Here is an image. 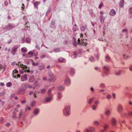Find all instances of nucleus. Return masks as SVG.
Segmentation results:
<instances>
[{"label": "nucleus", "mask_w": 132, "mask_h": 132, "mask_svg": "<svg viewBox=\"0 0 132 132\" xmlns=\"http://www.w3.org/2000/svg\"><path fill=\"white\" fill-rule=\"evenodd\" d=\"M80 29L82 31H84L85 30V27L84 26H82L80 28Z\"/></svg>", "instance_id": "c9c22d12"}, {"label": "nucleus", "mask_w": 132, "mask_h": 132, "mask_svg": "<svg viewBox=\"0 0 132 132\" xmlns=\"http://www.w3.org/2000/svg\"><path fill=\"white\" fill-rule=\"evenodd\" d=\"M26 90V88L25 87L21 88L19 90L18 94H23L24 93V92Z\"/></svg>", "instance_id": "0eeeda50"}, {"label": "nucleus", "mask_w": 132, "mask_h": 132, "mask_svg": "<svg viewBox=\"0 0 132 132\" xmlns=\"http://www.w3.org/2000/svg\"><path fill=\"white\" fill-rule=\"evenodd\" d=\"M112 96L114 99H115L116 98V95L115 94H112Z\"/></svg>", "instance_id": "603ef678"}, {"label": "nucleus", "mask_w": 132, "mask_h": 132, "mask_svg": "<svg viewBox=\"0 0 132 132\" xmlns=\"http://www.w3.org/2000/svg\"><path fill=\"white\" fill-rule=\"evenodd\" d=\"M129 11L130 12V13L132 14V8L131 7L129 9Z\"/></svg>", "instance_id": "a18cd8bd"}, {"label": "nucleus", "mask_w": 132, "mask_h": 132, "mask_svg": "<svg viewBox=\"0 0 132 132\" xmlns=\"http://www.w3.org/2000/svg\"><path fill=\"white\" fill-rule=\"evenodd\" d=\"M59 61V62H62L64 61V59L62 57L59 58L58 59Z\"/></svg>", "instance_id": "4be33fe9"}, {"label": "nucleus", "mask_w": 132, "mask_h": 132, "mask_svg": "<svg viewBox=\"0 0 132 132\" xmlns=\"http://www.w3.org/2000/svg\"><path fill=\"white\" fill-rule=\"evenodd\" d=\"M123 57H124V59H127V58H129V57H127L125 55H124Z\"/></svg>", "instance_id": "052dcab7"}, {"label": "nucleus", "mask_w": 132, "mask_h": 132, "mask_svg": "<svg viewBox=\"0 0 132 132\" xmlns=\"http://www.w3.org/2000/svg\"><path fill=\"white\" fill-rule=\"evenodd\" d=\"M40 3V2H35L34 4V5L36 7H37L38 5Z\"/></svg>", "instance_id": "412c9836"}, {"label": "nucleus", "mask_w": 132, "mask_h": 132, "mask_svg": "<svg viewBox=\"0 0 132 132\" xmlns=\"http://www.w3.org/2000/svg\"><path fill=\"white\" fill-rule=\"evenodd\" d=\"M17 50V48L15 47L13 48L12 51V53L13 55H14L15 54V52L16 50Z\"/></svg>", "instance_id": "9b49d317"}, {"label": "nucleus", "mask_w": 132, "mask_h": 132, "mask_svg": "<svg viewBox=\"0 0 132 132\" xmlns=\"http://www.w3.org/2000/svg\"><path fill=\"white\" fill-rule=\"evenodd\" d=\"M28 54L29 55H33V53L31 51H30L28 53Z\"/></svg>", "instance_id": "4c0bfd02"}, {"label": "nucleus", "mask_w": 132, "mask_h": 132, "mask_svg": "<svg viewBox=\"0 0 132 132\" xmlns=\"http://www.w3.org/2000/svg\"><path fill=\"white\" fill-rule=\"evenodd\" d=\"M54 50L55 52H58L60 51V49L59 48H55Z\"/></svg>", "instance_id": "72a5a7b5"}, {"label": "nucleus", "mask_w": 132, "mask_h": 132, "mask_svg": "<svg viewBox=\"0 0 132 132\" xmlns=\"http://www.w3.org/2000/svg\"><path fill=\"white\" fill-rule=\"evenodd\" d=\"M111 96L110 94H108L106 96V98L107 99H110L111 98Z\"/></svg>", "instance_id": "7c9ffc66"}, {"label": "nucleus", "mask_w": 132, "mask_h": 132, "mask_svg": "<svg viewBox=\"0 0 132 132\" xmlns=\"http://www.w3.org/2000/svg\"><path fill=\"white\" fill-rule=\"evenodd\" d=\"M22 10H23L24 9V5L23 4H22Z\"/></svg>", "instance_id": "09e8293b"}, {"label": "nucleus", "mask_w": 132, "mask_h": 132, "mask_svg": "<svg viewBox=\"0 0 132 132\" xmlns=\"http://www.w3.org/2000/svg\"><path fill=\"white\" fill-rule=\"evenodd\" d=\"M121 71L120 70H116L115 72L116 74L117 75H119L121 74Z\"/></svg>", "instance_id": "a211bd4d"}, {"label": "nucleus", "mask_w": 132, "mask_h": 132, "mask_svg": "<svg viewBox=\"0 0 132 132\" xmlns=\"http://www.w3.org/2000/svg\"><path fill=\"white\" fill-rule=\"evenodd\" d=\"M81 41H80V39H78V43L80 45H81L85 46H86L87 44V43L86 42L87 41V40L83 39V40L81 39Z\"/></svg>", "instance_id": "7ed1b4c3"}, {"label": "nucleus", "mask_w": 132, "mask_h": 132, "mask_svg": "<svg viewBox=\"0 0 132 132\" xmlns=\"http://www.w3.org/2000/svg\"><path fill=\"white\" fill-rule=\"evenodd\" d=\"M122 110V108H118V110L119 111H121Z\"/></svg>", "instance_id": "5fc2aeb1"}, {"label": "nucleus", "mask_w": 132, "mask_h": 132, "mask_svg": "<svg viewBox=\"0 0 132 132\" xmlns=\"http://www.w3.org/2000/svg\"><path fill=\"white\" fill-rule=\"evenodd\" d=\"M42 79L44 80H46L47 79L45 77H44L42 78Z\"/></svg>", "instance_id": "864d4df0"}, {"label": "nucleus", "mask_w": 132, "mask_h": 132, "mask_svg": "<svg viewBox=\"0 0 132 132\" xmlns=\"http://www.w3.org/2000/svg\"><path fill=\"white\" fill-rule=\"evenodd\" d=\"M11 39H10L9 40H8L7 42L8 44H10L11 42Z\"/></svg>", "instance_id": "49530a36"}, {"label": "nucleus", "mask_w": 132, "mask_h": 132, "mask_svg": "<svg viewBox=\"0 0 132 132\" xmlns=\"http://www.w3.org/2000/svg\"><path fill=\"white\" fill-rule=\"evenodd\" d=\"M62 97V94L60 92L57 93V98L58 99H60Z\"/></svg>", "instance_id": "4468645a"}, {"label": "nucleus", "mask_w": 132, "mask_h": 132, "mask_svg": "<svg viewBox=\"0 0 132 132\" xmlns=\"http://www.w3.org/2000/svg\"><path fill=\"white\" fill-rule=\"evenodd\" d=\"M90 90L92 92H93L94 90V89L92 87L90 88Z\"/></svg>", "instance_id": "680f3d73"}, {"label": "nucleus", "mask_w": 132, "mask_h": 132, "mask_svg": "<svg viewBox=\"0 0 132 132\" xmlns=\"http://www.w3.org/2000/svg\"><path fill=\"white\" fill-rule=\"evenodd\" d=\"M26 40L27 42L29 43L30 42V39L29 38H27L26 39Z\"/></svg>", "instance_id": "473e14b6"}, {"label": "nucleus", "mask_w": 132, "mask_h": 132, "mask_svg": "<svg viewBox=\"0 0 132 132\" xmlns=\"http://www.w3.org/2000/svg\"><path fill=\"white\" fill-rule=\"evenodd\" d=\"M127 31V30L126 29H123L122 30V32H126Z\"/></svg>", "instance_id": "6e6d98bb"}, {"label": "nucleus", "mask_w": 132, "mask_h": 132, "mask_svg": "<svg viewBox=\"0 0 132 132\" xmlns=\"http://www.w3.org/2000/svg\"><path fill=\"white\" fill-rule=\"evenodd\" d=\"M5 94V93L4 92H2L0 93V96H3Z\"/></svg>", "instance_id": "79ce46f5"}, {"label": "nucleus", "mask_w": 132, "mask_h": 132, "mask_svg": "<svg viewBox=\"0 0 132 132\" xmlns=\"http://www.w3.org/2000/svg\"><path fill=\"white\" fill-rule=\"evenodd\" d=\"M93 100V98H90L89 99V100L88 101V103L89 104H91Z\"/></svg>", "instance_id": "2f4dec72"}, {"label": "nucleus", "mask_w": 132, "mask_h": 132, "mask_svg": "<svg viewBox=\"0 0 132 132\" xmlns=\"http://www.w3.org/2000/svg\"><path fill=\"white\" fill-rule=\"evenodd\" d=\"M53 96V95H48V96L45 97V101L46 102H48L52 100Z\"/></svg>", "instance_id": "39448f33"}, {"label": "nucleus", "mask_w": 132, "mask_h": 132, "mask_svg": "<svg viewBox=\"0 0 132 132\" xmlns=\"http://www.w3.org/2000/svg\"><path fill=\"white\" fill-rule=\"evenodd\" d=\"M65 83L67 85H70V82L69 79H66L65 80Z\"/></svg>", "instance_id": "dca6fc26"}, {"label": "nucleus", "mask_w": 132, "mask_h": 132, "mask_svg": "<svg viewBox=\"0 0 132 132\" xmlns=\"http://www.w3.org/2000/svg\"><path fill=\"white\" fill-rule=\"evenodd\" d=\"M6 86L7 87H10L12 85L11 83V82H9L6 84Z\"/></svg>", "instance_id": "c85d7f7f"}, {"label": "nucleus", "mask_w": 132, "mask_h": 132, "mask_svg": "<svg viewBox=\"0 0 132 132\" xmlns=\"http://www.w3.org/2000/svg\"><path fill=\"white\" fill-rule=\"evenodd\" d=\"M122 1H121L120 2V4H119L120 6V7H122L123 5V4H124V3L123 2V0H122Z\"/></svg>", "instance_id": "a878e982"}, {"label": "nucleus", "mask_w": 132, "mask_h": 132, "mask_svg": "<svg viewBox=\"0 0 132 132\" xmlns=\"http://www.w3.org/2000/svg\"><path fill=\"white\" fill-rule=\"evenodd\" d=\"M51 78V79H48L49 81H52L53 82H54L56 81V78L55 77V76H54V77H52Z\"/></svg>", "instance_id": "f3484780"}, {"label": "nucleus", "mask_w": 132, "mask_h": 132, "mask_svg": "<svg viewBox=\"0 0 132 132\" xmlns=\"http://www.w3.org/2000/svg\"><path fill=\"white\" fill-rule=\"evenodd\" d=\"M39 109L38 108H35L33 109V114L34 116L37 115L39 113Z\"/></svg>", "instance_id": "423d86ee"}, {"label": "nucleus", "mask_w": 132, "mask_h": 132, "mask_svg": "<svg viewBox=\"0 0 132 132\" xmlns=\"http://www.w3.org/2000/svg\"><path fill=\"white\" fill-rule=\"evenodd\" d=\"M110 58L109 56H106V60H109L110 59Z\"/></svg>", "instance_id": "de8ad7c7"}, {"label": "nucleus", "mask_w": 132, "mask_h": 132, "mask_svg": "<svg viewBox=\"0 0 132 132\" xmlns=\"http://www.w3.org/2000/svg\"><path fill=\"white\" fill-rule=\"evenodd\" d=\"M26 102V101L25 100H23L21 101V102L22 103H24Z\"/></svg>", "instance_id": "e2e57ef3"}, {"label": "nucleus", "mask_w": 132, "mask_h": 132, "mask_svg": "<svg viewBox=\"0 0 132 132\" xmlns=\"http://www.w3.org/2000/svg\"><path fill=\"white\" fill-rule=\"evenodd\" d=\"M39 69L41 70H43L44 68V66L42 64H40L38 67Z\"/></svg>", "instance_id": "ddd939ff"}, {"label": "nucleus", "mask_w": 132, "mask_h": 132, "mask_svg": "<svg viewBox=\"0 0 132 132\" xmlns=\"http://www.w3.org/2000/svg\"><path fill=\"white\" fill-rule=\"evenodd\" d=\"M110 113V111L109 110H107L106 111L105 113L107 115H109Z\"/></svg>", "instance_id": "cd10ccee"}, {"label": "nucleus", "mask_w": 132, "mask_h": 132, "mask_svg": "<svg viewBox=\"0 0 132 132\" xmlns=\"http://www.w3.org/2000/svg\"><path fill=\"white\" fill-rule=\"evenodd\" d=\"M36 48L38 50H39L40 48L37 45H36L35 46Z\"/></svg>", "instance_id": "8fccbe9b"}, {"label": "nucleus", "mask_w": 132, "mask_h": 132, "mask_svg": "<svg viewBox=\"0 0 132 132\" xmlns=\"http://www.w3.org/2000/svg\"><path fill=\"white\" fill-rule=\"evenodd\" d=\"M129 115L132 116V112L131 111L129 113Z\"/></svg>", "instance_id": "774afa93"}, {"label": "nucleus", "mask_w": 132, "mask_h": 132, "mask_svg": "<svg viewBox=\"0 0 132 132\" xmlns=\"http://www.w3.org/2000/svg\"><path fill=\"white\" fill-rule=\"evenodd\" d=\"M94 123L96 125L98 126L99 125V123L97 121H93Z\"/></svg>", "instance_id": "b1692460"}, {"label": "nucleus", "mask_w": 132, "mask_h": 132, "mask_svg": "<svg viewBox=\"0 0 132 132\" xmlns=\"http://www.w3.org/2000/svg\"><path fill=\"white\" fill-rule=\"evenodd\" d=\"M99 103V101H96L95 102V103L97 105Z\"/></svg>", "instance_id": "0e129e2a"}, {"label": "nucleus", "mask_w": 132, "mask_h": 132, "mask_svg": "<svg viewBox=\"0 0 132 132\" xmlns=\"http://www.w3.org/2000/svg\"><path fill=\"white\" fill-rule=\"evenodd\" d=\"M103 18V16L102 15H101L100 17V20L101 22H102Z\"/></svg>", "instance_id": "58836bf2"}, {"label": "nucleus", "mask_w": 132, "mask_h": 132, "mask_svg": "<svg viewBox=\"0 0 132 132\" xmlns=\"http://www.w3.org/2000/svg\"><path fill=\"white\" fill-rule=\"evenodd\" d=\"M104 68L105 71V73L106 75H108V70L109 69L108 68L106 67H104Z\"/></svg>", "instance_id": "1a4fd4ad"}, {"label": "nucleus", "mask_w": 132, "mask_h": 132, "mask_svg": "<svg viewBox=\"0 0 132 132\" xmlns=\"http://www.w3.org/2000/svg\"><path fill=\"white\" fill-rule=\"evenodd\" d=\"M23 77L25 79H26L27 78V76L26 75H24L23 76Z\"/></svg>", "instance_id": "3c124183"}, {"label": "nucleus", "mask_w": 132, "mask_h": 132, "mask_svg": "<svg viewBox=\"0 0 132 132\" xmlns=\"http://www.w3.org/2000/svg\"><path fill=\"white\" fill-rule=\"evenodd\" d=\"M71 113L70 108H65L63 110V113L66 116H69Z\"/></svg>", "instance_id": "f257e3e1"}, {"label": "nucleus", "mask_w": 132, "mask_h": 132, "mask_svg": "<svg viewBox=\"0 0 132 132\" xmlns=\"http://www.w3.org/2000/svg\"><path fill=\"white\" fill-rule=\"evenodd\" d=\"M70 72L71 73H73L75 72V71L73 69H72L70 71Z\"/></svg>", "instance_id": "4d7b16f0"}, {"label": "nucleus", "mask_w": 132, "mask_h": 132, "mask_svg": "<svg viewBox=\"0 0 132 132\" xmlns=\"http://www.w3.org/2000/svg\"><path fill=\"white\" fill-rule=\"evenodd\" d=\"M109 127V126L107 125H105V126H104V130H102L101 132H104V131L105 130H106V129L107 128H108Z\"/></svg>", "instance_id": "6ab92c4d"}, {"label": "nucleus", "mask_w": 132, "mask_h": 132, "mask_svg": "<svg viewBox=\"0 0 132 132\" xmlns=\"http://www.w3.org/2000/svg\"><path fill=\"white\" fill-rule=\"evenodd\" d=\"M48 74L49 76L51 77H54V76L53 72L51 71H49L48 72Z\"/></svg>", "instance_id": "2eb2a0df"}, {"label": "nucleus", "mask_w": 132, "mask_h": 132, "mask_svg": "<svg viewBox=\"0 0 132 132\" xmlns=\"http://www.w3.org/2000/svg\"><path fill=\"white\" fill-rule=\"evenodd\" d=\"M21 51L22 52L25 53L27 52L26 48H22L21 49Z\"/></svg>", "instance_id": "393cba45"}, {"label": "nucleus", "mask_w": 132, "mask_h": 132, "mask_svg": "<svg viewBox=\"0 0 132 132\" xmlns=\"http://www.w3.org/2000/svg\"><path fill=\"white\" fill-rule=\"evenodd\" d=\"M32 65L33 66H35L36 63H35L34 62H32Z\"/></svg>", "instance_id": "69168bd1"}, {"label": "nucleus", "mask_w": 132, "mask_h": 132, "mask_svg": "<svg viewBox=\"0 0 132 132\" xmlns=\"http://www.w3.org/2000/svg\"><path fill=\"white\" fill-rule=\"evenodd\" d=\"M13 77L15 78H17V77H16V73H18V71L16 70H14L13 71Z\"/></svg>", "instance_id": "9d476101"}, {"label": "nucleus", "mask_w": 132, "mask_h": 132, "mask_svg": "<svg viewBox=\"0 0 132 132\" xmlns=\"http://www.w3.org/2000/svg\"><path fill=\"white\" fill-rule=\"evenodd\" d=\"M25 112V111H24L22 112V111H21L20 113H19V115L20 116L22 115L23 114V112Z\"/></svg>", "instance_id": "37998d69"}, {"label": "nucleus", "mask_w": 132, "mask_h": 132, "mask_svg": "<svg viewBox=\"0 0 132 132\" xmlns=\"http://www.w3.org/2000/svg\"><path fill=\"white\" fill-rule=\"evenodd\" d=\"M10 125V123H6L5 124V125L6 126H9Z\"/></svg>", "instance_id": "13d9d810"}, {"label": "nucleus", "mask_w": 132, "mask_h": 132, "mask_svg": "<svg viewBox=\"0 0 132 132\" xmlns=\"http://www.w3.org/2000/svg\"><path fill=\"white\" fill-rule=\"evenodd\" d=\"M34 80V78L33 77H31L29 80V82H33Z\"/></svg>", "instance_id": "5701e85b"}, {"label": "nucleus", "mask_w": 132, "mask_h": 132, "mask_svg": "<svg viewBox=\"0 0 132 132\" xmlns=\"http://www.w3.org/2000/svg\"><path fill=\"white\" fill-rule=\"evenodd\" d=\"M0 85L1 86H4V84L3 83H0Z\"/></svg>", "instance_id": "338daca9"}, {"label": "nucleus", "mask_w": 132, "mask_h": 132, "mask_svg": "<svg viewBox=\"0 0 132 132\" xmlns=\"http://www.w3.org/2000/svg\"><path fill=\"white\" fill-rule=\"evenodd\" d=\"M100 86L101 87H104V84L103 83H101L100 84Z\"/></svg>", "instance_id": "f704fd0d"}, {"label": "nucleus", "mask_w": 132, "mask_h": 132, "mask_svg": "<svg viewBox=\"0 0 132 132\" xmlns=\"http://www.w3.org/2000/svg\"><path fill=\"white\" fill-rule=\"evenodd\" d=\"M58 89L59 90H64L65 88L63 86H60L58 87Z\"/></svg>", "instance_id": "aec40b11"}, {"label": "nucleus", "mask_w": 132, "mask_h": 132, "mask_svg": "<svg viewBox=\"0 0 132 132\" xmlns=\"http://www.w3.org/2000/svg\"><path fill=\"white\" fill-rule=\"evenodd\" d=\"M116 121L115 119L112 118L111 120V123L113 126H114L116 125Z\"/></svg>", "instance_id": "f8f14e48"}, {"label": "nucleus", "mask_w": 132, "mask_h": 132, "mask_svg": "<svg viewBox=\"0 0 132 132\" xmlns=\"http://www.w3.org/2000/svg\"><path fill=\"white\" fill-rule=\"evenodd\" d=\"M89 128H86L85 129V132H94L95 131V128L92 126H90Z\"/></svg>", "instance_id": "20e7f679"}, {"label": "nucleus", "mask_w": 132, "mask_h": 132, "mask_svg": "<svg viewBox=\"0 0 132 132\" xmlns=\"http://www.w3.org/2000/svg\"><path fill=\"white\" fill-rule=\"evenodd\" d=\"M35 104V101L33 102L32 103V106H34Z\"/></svg>", "instance_id": "c03bdc74"}, {"label": "nucleus", "mask_w": 132, "mask_h": 132, "mask_svg": "<svg viewBox=\"0 0 132 132\" xmlns=\"http://www.w3.org/2000/svg\"><path fill=\"white\" fill-rule=\"evenodd\" d=\"M90 61L92 62H93L94 61V59L93 57L92 56L90 58Z\"/></svg>", "instance_id": "c756f323"}, {"label": "nucleus", "mask_w": 132, "mask_h": 132, "mask_svg": "<svg viewBox=\"0 0 132 132\" xmlns=\"http://www.w3.org/2000/svg\"><path fill=\"white\" fill-rule=\"evenodd\" d=\"M73 44L76 47L77 45V43L76 42H74L73 43Z\"/></svg>", "instance_id": "ea45409f"}, {"label": "nucleus", "mask_w": 132, "mask_h": 132, "mask_svg": "<svg viewBox=\"0 0 132 132\" xmlns=\"http://www.w3.org/2000/svg\"><path fill=\"white\" fill-rule=\"evenodd\" d=\"M129 68L131 71H132V65H130L129 67Z\"/></svg>", "instance_id": "a19ab883"}, {"label": "nucleus", "mask_w": 132, "mask_h": 132, "mask_svg": "<svg viewBox=\"0 0 132 132\" xmlns=\"http://www.w3.org/2000/svg\"><path fill=\"white\" fill-rule=\"evenodd\" d=\"M46 90L45 89H43L41 90V92L42 93H44L46 91Z\"/></svg>", "instance_id": "e433bc0d"}, {"label": "nucleus", "mask_w": 132, "mask_h": 132, "mask_svg": "<svg viewBox=\"0 0 132 132\" xmlns=\"http://www.w3.org/2000/svg\"><path fill=\"white\" fill-rule=\"evenodd\" d=\"M28 87L29 88H32V86L29 85H28Z\"/></svg>", "instance_id": "bf43d9fd"}, {"label": "nucleus", "mask_w": 132, "mask_h": 132, "mask_svg": "<svg viewBox=\"0 0 132 132\" xmlns=\"http://www.w3.org/2000/svg\"><path fill=\"white\" fill-rule=\"evenodd\" d=\"M52 88H51L49 89L48 90V95H52L51 94V93L52 91Z\"/></svg>", "instance_id": "bb28decb"}, {"label": "nucleus", "mask_w": 132, "mask_h": 132, "mask_svg": "<svg viewBox=\"0 0 132 132\" xmlns=\"http://www.w3.org/2000/svg\"><path fill=\"white\" fill-rule=\"evenodd\" d=\"M116 14V12L114 10L112 9L109 13V14L112 16H114Z\"/></svg>", "instance_id": "6e6552de"}, {"label": "nucleus", "mask_w": 132, "mask_h": 132, "mask_svg": "<svg viewBox=\"0 0 132 132\" xmlns=\"http://www.w3.org/2000/svg\"><path fill=\"white\" fill-rule=\"evenodd\" d=\"M18 65L23 68L24 70H25L26 71H27V72H30L29 68H28L26 66L24 65L23 64H21L20 62L18 63Z\"/></svg>", "instance_id": "f03ea898"}]
</instances>
